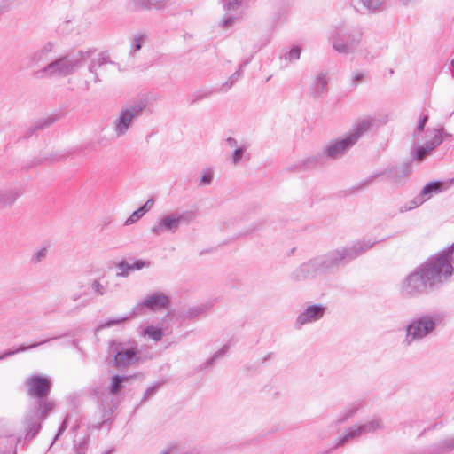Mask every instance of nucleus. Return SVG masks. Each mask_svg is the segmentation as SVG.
Segmentation results:
<instances>
[{
	"label": "nucleus",
	"instance_id": "nucleus-12",
	"mask_svg": "<svg viewBox=\"0 0 454 454\" xmlns=\"http://www.w3.org/2000/svg\"><path fill=\"white\" fill-rule=\"evenodd\" d=\"M453 253L454 243L448 247L444 251L428 259V261L432 262V265L435 266L438 270L442 271L447 278H449L453 273V267L450 262V257Z\"/></svg>",
	"mask_w": 454,
	"mask_h": 454
},
{
	"label": "nucleus",
	"instance_id": "nucleus-33",
	"mask_svg": "<svg viewBox=\"0 0 454 454\" xmlns=\"http://www.w3.org/2000/svg\"><path fill=\"white\" fill-rule=\"evenodd\" d=\"M215 90H201L189 96L190 104L193 105L196 102L207 98L213 95Z\"/></svg>",
	"mask_w": 454,
	"mask_h": 454
},
{
	"label": "nucleus",
	"instance_id": "nucleus-27",
	"mask_svg": "<svg viewBox=\"0 0 454 454\" xmlns=\"http://www.w3.org/2000/svg\"><path fill=\"white\" fill-rule=\"evenodd\" d=\"M168 3V0H136L135 5L137 9H161Z\"/></svg>",
	"mask_w": 454,
	"mask_h": 454
},
{
	"label": "nucleus",
	"instance_id": "nucleus-5",
	"mask_svg": "<svg viewBox=\"0 0 454 454\" xmlns=\"http://www.w3.org/2000/svg\"><path fill=\"white\" fill-rule=\"evenodd\" d=\"M169 305V298L163 293L156 292L152 295H148L144 300L137 303L130 312L129 316L120 317L118 318L110 319L107 321L101 322L98 326L97 330H102L107 327L117 325L123 322H126L131 317H136L145 313L146 309L152 311H158L167 309Z\"/></svg>",
	"mask_w": 454,
	"mask_h": 454
},
{
	"label": "nucleus",
	"instance_id": "nucleus-7",
	"mask_svg": "<svg viewBox=\"0 0 454 454\" xmlns=\"http://www.w3.org/2000/svg\"><path fill=\"white\" fill-rule=\"evenodd\" d=\"M128 380V377L114 375L113 376L111 383L107 388V393L103 391L100 387H96L94 389V395L99 402V408L102 411V418H104L106 420L109 419V417L114 413L117 407L113 395L119 394L124 387L123 383Z\"/></svg>",
	"mask_w": 454,
	"mask_h": 454
},
{
	"label": "nucleus",
	"instance_id": "nucleus-16",
	"mask_svg": "<svg viewBox=\"0 0 454 454\" xmlns=\"http://www.w3.org/2000/svg\"><path fill=\"white\" fill-rule=\"evenodd\" d=\"M353 143L349 140L348 137L338 140L333 144L327 145L323 151L324 154L326 155L328 159H336L341 155H343L346 152H348L352 146Z\"/></svg>",
	"mask_w": 454,
	"mask_h": 454
},
{
	"label": "nucleus",
	"instance_id": "nucleus-48",
	"mask_svg": "<svg viewBox=\"0 0 454 454\" xmlns=\"http://www.w3.org/2000/svg\"><path fill=\"white\" fill-rule=\"evenodd\" d=\"M364 80V74L362 72H356L352 75V83L356 86L358 83Z\"/></svg>",
	"mask_w": 454,
	"mask_h": 454
},
{
	"label": "nucleus",
	"instance_id": "nucleus-50",
	"mask_svg": "<svg viewBox=\"0 0 454 454\" xmlns=\"http://www.w3.org/2000/svg\"><path fill=\"white\" fill-rule=\"evenodd\" d=\"M213 175L211 172H204L200 176V183L203 184H209L212 182Z\"/></svg>",
	"mask_w": 454,
	"mask_h": 454
},
{
	"label": "nucleus",
	"instance_id": "nucleus-25",
	"mask_svg": "<svg viewBox=\"0 0 454 454\" xmlns=\"http://www.w3.org/2000/svg\"><path fill=\"white\" fill-rule=\"evenodd\" d=\"M434 137L431 140L426 142L428 145L429 150H434L437 146H439L444 139L450 137L451 135L445 132L443 128L434 129Z\"/></svg>",
	"mask_w": 454,
	"mask_h": 454
},
{
	"label": "nucleus",
	"instance_id": "nucleus-31",
	"mask_svg": "<svg viewBox=\"0 0 454 454\" xmlns=\"http://www.w3.org/2000/svg\"><path fill=\"white\" fill-rule=\"evenodd\" d=\"M144 335L148 336L154 341H160L162 339L163 333L160 328L155 327L153 325H149L144 330Z\"/></svg>",
	"mask_w": 454,
	"mask_h": 454
},
{
	"label": "nucleus",
	"instance_id": "nucleus-44",
	"mask_svg": "<svg viewBox=\"0 0 454 454\" xmlns=\"http://www.w3.org/2000/svg\"><path fill=\"white\" fill-rule=\"evenodd\" d=\"M145 37L140 35H137L134 37V43L131 47V51H137L142 48V45L144 43Z\"/></svg>",
	"mask_w": 454,
	"mask_h": 454
},
{
	"label": "nucleus",
	"instance_id": "nucleus-29",
	"mask_svg": "<svg viewBox=\"0 0 454 454\" xmlns=\"http://www.w3.org/2000/svg\"><path fill=\"white\" fill-rule=\"evenodd\" d=\"M247 64V61L244 62L239 66V68L238 71H236L234 74H232L228 81L222 85V88L220 90L227 91L229 89L232 87V85L239 79V77L242 75V68Z\"/></svg>",
	"mask_w": 454,
	"mask_h": 454
},
{
	"label": "nucleus",
	"instance_id": "nucleus-20",
	"mask_svg": "<svg viewBox=\"0 0 454 454\" xmlns=\"http://www.w3.org/2000/svg\"><path fill=\"white\" fill-rule=\"evenodd\" d=\"M21 193L18 189L0 190V208L11 207Z\"/></svg>",
	"mask_w": 454,
	"mask_h": 454
},
{
	"label": "nucleus",
	"instance_id": "nucleus-10",
	"mask_svg": "<svg viewBox=\"0 0 454 454\" xmlns=\"http://www.w3.org/2000/svg\"><path fill=\"white\" fill-rule=\"evenodd\" d=\"M109 353L114 356L116 367H127L138 360V352L135 341H111Z\"/></svg>",
	"mask_w": 454,
	"mask_h": 454
},
{
	"label": "nucleus",
	"instance_id": "nucleus-26",
	"mask_svg": "<svg viewBox=\"0 0 454 454\" xmlns=\"http://www.w3.org/2000/svg\"><path fill=\"white\" fill-rule=\"evenodd\" d=\"M112 63L110 56L107 52H101L98 57L91 60L89 66V71L95 75V82L99 81L98 74L96 72L97 67H102L104 64Z\"/></svg>",
	"mask_w": 454,
	"mask_h": 454
},
{
	"label": "nucleus",
	"instance_id": "nucleus-49",
	"mask_svg": "<svg viewBox=\"0 0 454 454\" xmlns=\"http://www.w3.org/2000/svg\"><path fill=\"white\" fill-rule=\"evenodd\" d=\"M153 204H154V200L153 198H151L138 209L141 212H143V214L145 215L153 207Z\"/></svg>",
	"mask_w": 454,
	"mask_h": 454
},
{
	"label": "nucleus",
	"instance_id": "nucleus-61",
	"mask_svg": "<svg viewBox=\"0 0 454 454\" xmlns=\"http://www.w3.org/2000/svg\"><path fill=\"white\" fill-rule=\"evenodd\" d=\"M245 157H246L247 160H250L249 155H245Z\"/></svg>",
	"mask_w": 454,
	"mask_h": 454
},
{
	"label": "nucleus",
	"instance_id": "nucleus-11",
	"mask_svg": "<svg viewBox=\"0 0 454 454\" xmlns=\"http://www.w3.org/2000/svg\"><path fill=\"white\" fill-rule=\"evenodd\" d=\"M195 217L193 212L185 211L182 213L173 212L164 215L154 225L151 227V232L154 235H161L164 232L175 233L181 223H189Z\"/></svg>",
	"mask_w": 454,
	"mask_h": 454
},
{
	"label": "nucleus",
	"instance_id": "nucleus-28",
	"mask_svg": "<svg viewBox=\"0 0 454 454\" xmlns=\"http://www.w3.org/2000/svg\"><path fill=\"white\" fill-rule=\"evenodd\" d=\"M363 435H364V434L362 431L361 426H354V427H350L348 429V433L339 441L336 447L341 446L345 442H347L350 440H353V439L359 438L360 436H363Z\"/></svg>",
	"mask_w": 454,
	"mask_h": 454
},
{
	"label": "nucleus",
	"instance_id": "nucleus-53",
	"mask_svg": "<svg viewBox=\"0 0 454 454\" xmlns=\"http://www.w3.org/2000/svg\"><path fill=\"white\" fill-rule=\"evenodd\" d=\"M67 419H68V416L66 417V419H64L63 423L59 427L58 434H57V435L55 437V440H57L63 434V432L66 430V428L67 427Z\"/></svg>",
	"mask_w": 454,
	"mask_h": 454
},
{
	"label": "nucleus",
	"instance_id": "nucleus-41",
	"mask_svg": "<svg viewBox=\"0 0 454 454\" xmlns=\"http://www.w3.org/2000/svg\"><path fill=\"white\" fill-rule=\"evenodd\" d=\"M301 56V48L298 46L293 47L286 55V59H288L290 62L296 61L300 59Z\"/></svg>",
	"mask_w": 454,
	"mask_h": 454
},
{
	"label": "nucleus",
	"instance_id": "nucleus-3",
	"mask_svg": "<svg viewBox=\"0 0 454 454\" xmlns=\"http://www.w3.org/2000/svg\"><path fill=\"white\" fill-rule=\"evenodd\" d=\"M375 243L376 241L371 240L357 241L351 247L334 249L325 254L317 256L321 269L324 272L338 269L365 253Z\"/></svg>",
	"mask_w": 454,
	"mask_h": 454
},
{
	"label": "nucleus",
	"instance_id": "nucleus-52",
	"mask_svg": "<svg viewBox=\"0 0 454 454\" xmlns=\"http://www.w3.org/2000/svg\"><path fill=\"white\" fill-rule=\"evenodd\" d=\"M427 121H428V116H427V114H426V115H424V116L419 120V124H418V126H417V130H418V132H421V131H423V130H424L425 126H426V124H427Z\"/></svg>",
	"mask_w": 454,
	"mask_h": 454
},
{
	"label": "nucleus",
	"instance_id": "nucleus-57",
	"mask_svg": "<svg viewBox=\"0 0 454 454\" xmlns=\"http://www.w3.org/2000/svg\"><path fill=\"white\" fill-rule=\"evenodd\" d=\"M80 298H81V294H73V295H72V300H73L74 301H77L78 299H80Z\"/></svg>",
	"mask_w": 454,
	"mask_h": 454
},
{
	"label": "nucleus",
	"instance_id": "nucleus-15",
	"mask_svg": "<svg viewBox=\"0 0 454 454\" xmlns=\"http://www.w3.org/2000/svg\"><path fill=\"white\" fill-rule=\"evenodd\" d=\"M325 308L322 305H310L296 318V327L319 320L325 313Z\"/></svg>",
	"mask_w": 454,
	"mask_h": 454
},
{
	"label": "nucleus",
	"instance_id": "nucleus-2",
	"mask_svg": "<svg viewBox=\"0 0 454 454\" xmlns=\"http://www.w3.org/2000/svg\"><path fill=\"white\" fill-rule=\"evenodd\" d=\"M448 278L428 260L406 277L401 293L405 297H414L442 284Z\"/></svg>",
	"mask_w": 454,
	"mask_h": 454
},
{
	"label": "nucleus",
	"instance_id": "nucleus-23",
	"mask_svg": "<svg viewBox=\"0 0 454 454\" xmlns=\"http://www.w3.org/2000/svg\"><path fill=\"white\" fill-rule=\"evenodd\" d=\"M57 337H53V338H50V339H47V340H42V341H39V342H36V343H33V344H30L28 346H24V345H21L18 348H15V349H9L5 352H4L1 356H0V361L1 360H4V359H6L7 357L9 356H12L15 354H18V353H20V352H24V351H27V350H30L32 348H35L36 347H39L48 341H51L52 340H56Z\"/></svg>",
	"mask_w": 454,
	"mask_h": 454
},
{
	"label": "nucleus",
	"instance_id": "nucleus-9",
	"mask_svg": "<svg viewBox=\"0 0 454 454\" xmlns=\"http://www.w3.org/2000/svg\"><path fill=\"white\" fill-rule=\"evenodd\" d=\"M145 103L140 101L122 107L114 122V131L116 137L125 136L131 128L133 121L141 116Z\"/></svg>",
	"mask_w": 454,
	"mask_h": 454
},
{
	"label": "nucleus",
	"instance_id": "nucleus-59",
	"mask_svg": "<svg viewBox=\"0 0 454 454\" xmlns=\"http://www.w3.org/2000/svg\"><path fill=\"white\" fill-rule=\"evenodd\" d=\"M0 454H8V453H6V452H3V453H0ZM12 454H16V450H14L12 451Z\"/></svg>",
	"mask_w": 454,
	"mask_h": 454
},
{
	"label": "nucleus",
	"instance_id": "nucleus-34",
	"mask_svg": "<svg viewBox=\"0 0 454 454\" xmlns=\"http://www.w3.org/2000/svg\"><path fill=\"white\" fill-rule=\"evenodd\" d=\"M360 2L370 12H380L382 10V0H360Z\"/></svg>",
	"mask_w": 454,
	"mask_h": 454
},
{
	"label": "nucleus",
	"instance_id": "nucleus-21",
	"mask_svg": "<svg viewBox=\"0 0 454 454\" xmlns=\"http://www.w3.org/2000/svg\"><path fill=\"white\" fill-rule=\"evenodd\" d=\"M454 450V436L442 439L430 447L431 454H445Z\"/></svg>",
	"mask_w": 454,
	"mask_h": 454
},
{
	"label": "nucleus",
	"instance_id": "nucleus-47",
	"mask_svg": "<svg viewBox=\"0 0 454 454\" xmlns=\"http://www.w3.org/2000/svg\"><path fill=\"white\" fill-rule=\"evenodd\" d=\"M149 264L150 263L148 262H145L142 260H137L134 262L133 264H130V267H131V270H139L143 269L144 267H148Z\"/></svg>",
	"mask_w": 454,
	"mask_h": 454
},
{
	"label": "nucleus",
	"instance_id": "nucleus-42",
	"mask_svg": "<svg viewBox=\"0 0 454 454\" xmlns=\"http://www.w3.org/2000/svg\"><path fill=\"white\" fill-rule=\"evenodd\" d=\"M91 289L98 295H104L106 292V287L98 279L92 281Z\"/></svg>",
	"mask_w": 454,
	"mask_h": 454
},
{
	"label": "nucleus",
	"instance_id": "nucleus-40",
	"mask_svg": "<svg viewBox=\"0 0 454 454\" xmlns=\"http://www.w3.org/2000/svg\"><path fill=\"white\" fill-rule=\"evenodd\" d=\"M228 348L229 345H224L221 349L216 351L214 354V356L205 363V367L208 368L209 366H211L216 359H218L220 356H223L227 352Z\"/></svg>",
	"mask_w": 454,
	"mask_h": 454
},
{
	"label": "nucleus",
	"instance_id": "nucleus-43",
	"mask_svg": "<svg viewBox=\"0 0 454 454\" xmlns=\"http://www.w3.org/2000/svg\"><path fill=\"white\" fill-rule=\"evenodd\" d=\"M144 215L143 212H141L139 209L134 211L129 217L127 218V220L124 223V225H131L137 221H138L142 216Z\"/></svg>",
	"mask_w": 454,
	"mask_h": 454
},
{
	"label": "nucleus",
	"instance_id": "nucleus-8",
	"mask_svg": "<svg viewBox=\"0 0 454 454\" xmlns=\"http://www.w3.org/2000/svg\"><path fill=\"white\" fill-rule=\"evenodd\" d=\"M362 33L349 31L344 27H337L333 30L330 41L333 48L340 54H350L359 44Z\"/></svg>",
	"mask_w": 454,
	"mask_h": 454
},
{
	"label": "nucleus",
	"instance_id": "nucleus-1",
	"mask_svg": "<svg viewBox=\"0 0 454 454\" xmlns=\"http://www.w3.org/2000/svg\"><path fill=\"white\" fill-rule=\"evenodd\" d=\"M27 395L35 399L25 417L26 437L32 439L41 430L42 422L53 411L55 402L49 399L52 384L41 375H32L26 379Z\"/></svg>",
	"mask_w": 454,
	"mask_h": 454
},
{
	"label": "nucleus",
	"instance_id": "nucleus-39",
	"mask_svg": "<svg viewBox=\"0 0 454 454\" xmlns=\"http://www.w3.org/2000/svg\"><path fill=\"white\" fill-rule=\"evenodd\" d=\"M117 268L120 270L119 272H117V276L122 278L128 277L129 271L131 270L130 264L125 261H121L120 262H118Z\"/></svg>",
	"mask_w": 454,
	"mask_h": 454
},
{
	"label": "nucleus",
	"instance_id": "nucleus-54",
	"mask_svg": "<svg viewBox=\"0 0 454 454\" xmlns=\"http://www.w3.org/2000/svg\"><path fill=\"white\" fill-rule=\"evenodd\" d=\"M225 143L229 145L231 148H237L238 146V141L234 137H229L225 139Z\"/></svg>",
	"mask_w": 454,
	"mask_h": 454
},
{
	"label": "nucleus",
	"instance_id": "nucleus-13",
	"mask_svg": "<svg viewBox=\"0 0 454 454\" xmlns=\"http://www.w3.org/2000/svg\"><path fill=\"white\" fill-rule=\"evenodd\" d=\"M320 273H324V270L321 269L318 258L316 257L297 268L292 273V278L295 281H301L309 278H314Z\"/></svg>",
	"mask_w": 454,
	"mask_h": 454
},
{
	"label": "nucleus",
	"instance_id": "nucleus-19",
	"mask_svg": "<svg viewBox=\"0 0 454 454\" xmlns=\"http://www.w3.org/2000/svg\"><path fill=\"white\" fill-rule=\"evenodd\" d=\"M327 76L325 73H319L309 86V94L314 98H318L324 92L327 90Z\"/></svg>",
	"mask_w": 454,
	"mask_h": 454
},
{
	"label": "nucleus",
	"instance_id": "nucleus-56",
	"mask_svg": "<svg viewBox=\"0 0 454 454\" xmlns=\"http://www.w3.org/2000/svg\"><path fill=\"white\" fill-rule=\"evenodd\" d=\"M380 174H377V175H374V176H371L370 177H368L366 180L363 181L361 184H360V187H365L367 185H369L372 181L373 179L380 176Z\"/></svg>",
	"mask_w": 454,
	"mask_h": 454
},
{
	"label": "nucleus",
	"instance_id": "nucleus-60",
	"mask_svg": "<svg viewBox=\"0 0 454 454\" xmlns=\"http://www.w3.org/2000/svg\"><path fill=\"white\" fill-rule=\"evenodd\" d=\"M453 183H454V179H451V180L450 181V184H453Z\"/></svg>",
	"mask_w": 454,
	"mask_h": 454
},
{
	"label": "nucleus",
	"instance_id": "nucleus-17",
	"mask_svg": "<svg viewBox=\"0 0 454 454\" xmlns=\"http://www.w3.org/2000/svg\"><path fill=\"white\" fill-rule=\"evenodd\" d=\"M55 47L54 43L47 42L28 56V67H36L48 60L49 54Z\"/></svg>",
	"mask_w": 454,
	"mask_h": 454
},
{
	"label": "nucleus",
	"instance_id": "nucleus-18",
	"mask_svg": "<svg viewBox=\"0 0 454 454\" xmlns=\"http://www.w3.org/2000/svg\"><path fill=\"white\" fill-rule=\"evenodd\" d=\"M449 184H446L445 183L440 181L430 182L422 188V190L419 193V196L420 197L422 201L426 202L434 194L442 192V191L449 188Z\"/></svg>",
	"mask_w": 454,
	"mask_h": 454
},
{
	"label": "nucleus",
	"instance_id": "nucleus-14",
	"mask_svg": "<svg viewBox=\"0 0 454 454\" xmlns=\"http://www.w3.org/2000/svg\"><path fill=\"white\" fill-rule=\"evenodd\" d=\"M375 121L376 120L370 116L357 120L354 123L350 134L347 137L351 143L356 145L357 141L374 126Z\"/></svg>",
	"mask_w": 454,
	"mask_h": 454
},
{
	"label": "nucleus",
	"instance_id": "nucleus-36",
	"mask_svg": "<svg viewBox=\"0 0 454 454\" xmlns=\"http://www.w3.org/2000/svg\"><path fill=\"white\" fill-rule=\"evenodd\" d=\"M247 149V145H241L240 146L235 148V150L233 151V153L231 155V163L234 165L239 164L240 162V160H242V158L244 157L245 152Z\"/></svg>",
	"mask_w": 454,
	"mask_h": 454
},
{
	"label": "nucleus",
	"instance_id": "nucleus-4",
	"mask_svg": "<svg viewBox=\"0 0 454 454\" xmlns=\"http://www.w3.org/2000/svg\"><path fill=\"white\" fill-rule=\"evenodd\" d=\"M443 315L439 312L425 313L414 317L406 326V335L403 343L406 346L420 341L442 324Z\"/></svg>",
	"mask_w": 454,
	"mask_h": 454
},
{
	"label": "nucleus",
	"instance_id": "nucleus-24",
	"mask_svg": "<svg viewBox=\"0 0 454 454\" xmlns=\"http://www.w3.org/2000/svg\"><path fill=\"white\" fill-rule=\"evenodd\" d=\"M54 118L48 117L44 119H40L36 121L33 125H31L24 134L25 138L31 137L37 130L43 129L46 127H49L54 122Z\"/></svg>",
	"mask_w": 454,
	"mask_h": 454
},
{
	"label": "nucleus",
	"instance_id": "nucleus-22",
	"mask_svg": "<svg viewBox=\"0 0 454 454\" xmlns=\"http://www.w3.org/2000/svg\"><path fill=\"white\" fill-rule=\"evenodd\" d=\"M326 158V155L324 154V151L321 153H318L317 155L310 156L298 164L299 169L308 170L311 169L319 166H322L325 163V159Z\"/></svg>",
	"mask_w": 454,
	"mask_h": 454
},
{
	"label": "nucleus",
	"instance_id": "nucleus-46",
	"mask_svg": "<svg viewBox=\"0 0 454 454\" xmlns=\"http://www.w3.org/2000/svg\"><path fill=\"white\" fill-rule=\"evenodd\" d=\"M87 446H88V441L86 439H83L78 444L75 442V444H74L75 454H85Z\"/></svg>",
	"mask_w": 454,
	"mask_h": 454
},
{
	"label": "nucleus",
	"instance_id": "nucleus-38",
	"mask_svg": "<svg viewBox=\"0 0 454 454\" xmlns=\"http://www.w3.org/2000/svg\"><path fill=\"white\" fill-rule=\"evenodd\" d=\"M424 201L420 199L419 195H417L412 200H411L407 205L401 207L399 208L400 213H403L411 209H414L418 207L419 206L422 205Z\"/></svg>",
	"mask_w": 454,
	"mask_h": 454
},
{
	"label": "nucleus",
	"instance_id": "nucleus-45",
	"mask_svg": "<svg viewBox=\"0 0 454 454\" xmlns=\"http://www.w3.org/2000/svg\"><path fill=\"white\" fill-rule=\"evenodd\" d=\"M14 0H1L0 1V15L9 12L12 8Z\"/></svg>",
	"mask_w": 454,
	"mask_h": 454
},
{
	"label": "nucleus",
	"instance_id": "nucleus-35",
	"mask_svg": "<svg viewBox=\"0 0 454 454\" xmlns=\"http://www.w3.org/2000/svg\"><path fill=\"white\" fill-rule=\"evenodd\" d=\"M432 152L433 150H429L428 145L425 143L424 145L419 146L415 149L414 153H412V158L415 160L421 161Z\"/></svg>",
	"mask_w": 454,
	"mask_h": 454
},
{
	"label": "nucleus",
	"instance_id": "nucleus-51",
	"mask_svg": "<svg viewBox=\"0 0 454 454\" xmlns=\"http://www.w3.org/2000/svg\"><path fill=\"white\" fill-rule=\"evenodd\" d=\"M158 386H153L146 389L144 394L143 401L147 400L151 396H153L157 391Z\"/></svg>",
	"mask_w": 454,
	"mask_h": 454
},
{
	"label": "nucleus",
	"instance_id": "nucleus-6",
	"mask_svg": "<svg viewBox=\"0 0 454 454\" xmlns=\"http://www.w3.org/2000/svg\"><path fill=\"white\" fill-rule=\"evenodd\" d=\"M88 53L78 51L58 58L37 71L40 77H66L83 65Z\"/></svg>",
	"mask_w": 454,
	"mask_h": 454
},
{
	"label": "nucleus",
	"instance_id": "nucleus-37",
	"mask_svg": "<svg viewBox=\"0 0 454 454\" xmlns=\"http://www.w3.org/2000/svg\"><path fill=\"white\" fill-rule=\"evenodd\" d=\"M47 247H41L40 249L34 252L31 256L30 262L33 264L41 262L47 256Z\"/></svg>",
	"mask_w": 454,
	"mask_h": 454
},
{
	"label": "nucleus",
	"instance_id": "nucleus-58",
	"mask_svg": "<svg viewBox=\"0 0 454 454\" xmlns=\"http://www.w3.org/2000/svg\"><path fill=\"white\" fill-rule=\"evenodd\" d=\"M450 65H451L452 68L454 69V59L451 60Z\"/></svg>",
	"mask_w": 454,
	"mask_h": 454
},
{
	"label": "nucleus",
	"instance_id": "nucleus-30",
	"mask_svg": "<svg viewBox=\"0 0 454 454\" xmlns=\"http://www.w3.org/2000/svg\"><path fill=\"white\" fill-rule=\"evenodd\" d=\"M362 431L364 432V435L368 434L374 433L378 429H381L383 427L382 422L380 419H372L367 423H364L363 425H360Z\"/></svg>",
	"mask_w": 454,
	"mask_h": 454
},
{
	"label": "nucleus",
	"instance_id": "nucleus-32",
	"mask_svg": "<svg viewBox=\"0 0 454 454\" xmlns=\"http://www.w3.org/2000/svg\"><path fill=\"white\" fill-rule=\"evenodd\" d=\"M361 403H351L348 409L343 412V414L338 419V423L345 422L349 418L353 417L356 411L360 409Z\"/></svg>",
	"mask_w": 454,
	"mask_h": 454
},
{
	"label": "nucleus",
	"instance_id": "nucleus-55",
	"mask_svg": "<svg viewBox=\"0 0 454 454\" xmlns=\"http://www.w3.org/2000/svg\"><path fill=\"white\" fill-rule=\"evenodd\" d=\"M200 312V309L198 308L190 309L186 314V317L192 318L193 317L199 315Z\"/></svg>",
	"mask_w": 454,
	"mask_h": 454
}]
</instances>
